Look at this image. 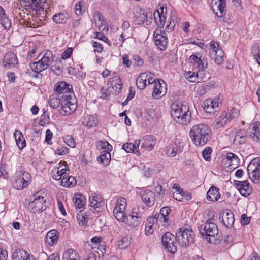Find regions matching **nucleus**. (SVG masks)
<instances>
[{"mask_svg":"<svg viewBox=\"0 0 260 260\" xmlns=\"http://www.w3.org/2000/svg\"><path fill=\"white\" fill-rule=\"evenodd\" d=\"M108 90L112 94L118 95L122 91L123 84L120 77L115 76L109 79L107 83Z\"/></svg>","mask_w":260,"mask_h":260,"instance_id":"nucleus-7","label":"nucleus"},{"mask_svg":"<svg viewBox=\"0 0 260 260\" xmlns=\"http://www.w3.org/2000/svg\"><path fill=\"white\" fill-rule=\"evenodd\" d=\"M83 123L86 126L92 127L98 125L99 120L96 116L88 115L85 117Z\"/></svg>","mask_w":260,"mask_h":260,"instance_id":"nucleus-43","label":"nucleus"},{"mask_svg":"<svg viewBox=\"0 0 260 260\" xmlns=\"http://www.w3.org/2000/svg\"><path fill=\"white\" fill-rule=\"evenodd\" d=\"M96 38L102 40L107 43L109 46H111V41L107 38L103 33L96 32Z\"/></svg>","mask_w":260,"mask_h":260,"instance_id":"nucleus-61","label":"nucleus"},{"mask_svg":"<svg viewBox=\"0 0 260 260\" xmlns=\"http://www.w3.org/2000/svg\"><path fill=\"white\" fill-rule=\"evenodd\" d=\"M17 174L19 176V177H21L23 183L24 182L28 184L31 178L30 174L29 173L21 171L18 172Z\"/></svg>","mask_w":260,"mask_h":260,"instance_id":"nucleus-55","label":"nucleus"},{"mask_svg":"<svg viewBox=\"0 0 260 260\" xmlns=\"http://www.w3.org/2000/svg\"><path fill=\"white\" fill-rule=\"evenodd\" d=\"M0 23L5 29L9 30L11 27L12 23L11 20L7 16L5 13L0 16Z\"/></svg>","mask_w":260,"mask_h":260,"instance_id":"nucleus-51","label":"nucleus"},{"mask_svg":"<svg viewBox=\"0 0 260 260\" xmlns=\"http://www.w3.org/2000/svg\"><path fill=\"white\" fill-rule=\"evenodd\" d=\"M222 221L223 225L227 227H232L234 223L235 218L233 212L230 210H226L222 214Z\"/></svg>","mask_w":260,"mask_h":260,"instance_id":"nucleus-23","label":"nucleus"},{"mask_svg":"<svg viewBox=\"0 0 260 260\" xmlns=\"http://www.w3.org/2000/svg\"><path fill=\"white\" fill-rule=\"evenodd\" d=\"M89 210L92 212H100L104 205L102 197L98 194L89 197Z\"/></svg>","mask_w":260,"mask_h":260,"instance_id":"nucleus-13","label":"nucleus"},{"mask_svg":"<svg viewBox=\"0 0 260 260\" xmlns=\"http://www.w3.org/2000/svg\"><path fill=\"white\" fill-rule=\"evenodd\" d=\"M167 85L162 80H157L153 87L152 96L158 99L165 95L167 93Z\"/></svg>","mask_w":260,"mask_h":260,"instance_id":"nucleus-11","label":"nucleus"},{"mask_svg":"<svg viewBox=\"0 0 260 260\" xmlns=\"http://www.w3.org/2000/svg\"><path fill=\"white\" fill-rule=\"evenodd\" d=\"M213 55H214L215 57L214 58V62L217 65H220L223 63L224 60V53L222 49H220L217 52V53H215Z\"/></svg>","mask_w":260,"mask_h":260,"instance_id":"nucleus-50","label":"nucleus"},{"mask_svg":"<svg viewBox=\"0 0 260 260\" xmlns=\"http://www.w3.org/2000/svg\"><path fill=\"white\" fill-rule=\"evenodd\" d=\"M241 132H237L234 139L233 140V144L236 146L244 144L246 140V137L244 135H241Z\"/></svg>","mask_w":260,"mask_h":260,"instance_id":"nucleus-49","label":"nucleus"},{"mask_svg":"<svg viewBox=\"0 0 260 260\" xmlns=\"http://www.w3.org/2000/svg\"><path fill=\"white\" fill-rule=\"evenodd\" d=\"M251 176L249 175L251 181L254 183H258L260 179V170L251 173Z\"/></svg>","mask_w":260,"mask_h":260,"instance_id":"nucleus-59","label":"nucleus"},{"mask_svg":"<svg viewBox=\"0 0 260 260\" xmlns=\"http://www.w3.org/2000/svg\"><path fill=\"white\" fill-rule=\"evenodd\" d=\"M4 65H17L18 59L16 55L12 52L6 53L3 58Z\"/></svg>","mask_w":260,"mask_h":260,"instance_id":"nucleus-27","label":"nucleus"},{"mask_svg":"<svg viewBox=\"0 0 260 260\" xmlns=\"http://www.w3.org/2000/svg\"><path fill=\"white\" fill-rule=\"evenodd\" d=\"M45 0H25V7L29 12H35L36 14L44 10L43 5Z\"/></svg>","mask_w":260,"mask_h":260,"instance_id":"nucleus-12","label":"nucleus"},{"mask_svg":"<svg viewBox=\"0 0 260 260\" xmlns=\"http://www.w3.org/2000/svg\"><path fill=\"white\" fill-rule=\"evenodd\" d=\"M219 99H208L204 103V109L207 113H213L218 109Z\"/></svg>","mask_w":260,"mask_h":260,"instance_id":"nucleus-20","label":"nucleus"},{"mask_svg":"<svg viewBox=\"0 0 260 260\" xmlns=\"http://www.w3.org/2000/svg\"><path fill=\"white\" fill-rule=\"evenodd\" d=\"M101 144L103 150L101 152V155L97 157V160L99 163L102 164L104 166H107L111 160V154L108 151L109 148L107 150L105 148L106 146L111 147V146L107 142H101Z\"/></svg>","mask_w":260,"mask_h":260,"instance_id":"nucleus-14","label":"nucleus"},{"mask_svg":"<svg viewBox=\"0 0 260 260\" xmlns=\"http://www.w3.org/2000/svg\"><path fill=\"white\" fill-rule=\"evenodd\" d=\"M158 219L156 217H149L146 224L145 231L146 234H151L152 233V228L155 224H156Z\"/></svg>","mask_w":260,"mask_h":260,"instance_id":"nucleus-45","label":"nucleus"},{"mask_svg":"<svg viewBox=\"0 0 260 260\" xmlns=\"http://www.w3.org/2000/svg\"><path fill=\"white\" fill-rule=\"evenodd\" d=\"M200 234L203 236H206L207 240L210 243H215L216 239L220 237L218 235V229L217 226L213 222L207 220L205 223L201 225L199 228Z\"/></svg>","mask_w":260,"mask_h":260,"instance_id":"nucleus-4","label":"nucleus"},{"mask_svg":"<svg viewBox=\"0 0 260 260\" xmlns=\"http://www.w3.org/2000/svg\"><path fill=\"white\" fill-rule=\"evenodd\" d=\"M155 39V43L156 46L161 50H165L168 45V38L165 31L157 29L153 34Z\"/></svg>","mask_w":260,"mask_h":260,"instance_id":"nucleus-8","label":"nucleus"},{"mask_svg":"<svg viewBox=\"0 0 260 260\" xmlns=\"http://www.w3.org/2000/svg\"><path fill=\"white\" fill-rule=\"evenodd\" d=\"M92 46L95 48L94 51H96L99 53L102 52L103 50L102 44L96 41L93 42Z\"/></svg>","mask_w":260,"mask_h":260,"instance_id":"nucleus-64","label":"nucleus"},{"mask_svg":"<svg viewBox=\"0 0 260 260\" xmlns=\"http://www.w3.org/2000/svg\"><path fill=\"white\" fill-rule=\"evenodd\" d=\"M58 59L59 58L58 57H55L53 55L51 51L46 50L40 60L37 61H34L32 63H30V65H37L40 63V65H50L54 61L57 62V59Z\"/></svg>","mask_w":260,"mask_h":260,"instance_id":"nucleus-15","label":"nucleus"},{"mask_svg":"<svg viewBox=\"0 0 260 260\" xmlns=\"http://www.w3.org/2000/svg\"><path fill=\"white\" fill-rule=\"evenodd\" d=\"M72 86L65 82H59L56 86L55 90L59 94L62 95H72L71 90Z\"/></svg>","mask_w":260,"mask_h":260,"instance_id":"nucleus-25","label":"nucleus"},{"mask_svg":"<svg viewBox=\"0 0 260 260\" xmlns=\"http://www.w3.org/2000/svg\"><path fill=\"white\" fill-rule=\"evenodd\" d=\"M212 152V148L209 147L205 148V149L202 151V156L206 161L210 160Z\"/></svg>","mask_w":260,"mask_h":260,"instance_id":"nucleus-56","label":"nucleus"},{"mask_svg":"<svg viewBox=\"0 0 260 260\" xmlns=\"http://www.w3.org/2000/svg\"><path fill=\"white\" fill-rule=\"evenodd\" d=\"M190 137L196 146H204L211 138V131L205 124L194 125L190 131Z\"/></svg>","mask_w":260,"mask_h":260,"instance_id":"nucleus-1","label":"nucleus"},{"mask_svg":"<svg viewBox=\"0 0 260 260\" xmlns=\"http://www.w3.org/2000/svg\"><path fill=\"white\" fill-rule=\"evenodd\" d=\"M14 136L18 148L20 150L23 149L26 146V142L22 133L19 130H16Z\"/></svg>","mask_w":260,"mask_h":260,"instance_id":"nucleus-33","label":"nucleus"},{"mask_svg":"<svg viewBox=\"0 0 260 260\" xmlns=\"http://www.w3.org/2000/svg\"><path fill=\"white\" fill-rule=\"evenodd\" d=\"M62 260H79V255L73 249H69L64 252Z\"/></svg>","mask_w":260,"mask_h":260,"instance_id":"nucleus-38","label":"nucleus"},{"mask_svg":"<svg viewBox=\"0 0 260 260\" xmlns=\"http://www.w3.org/2000/svg\"><path fill=\"white\" fill-rule=\"evenodd\" d=\"M148 17L144 9L136 8L134 12L133 22L136 25H142Z\"/></svg>","mask_w":260,"mask_h":260,"instance_id":"nucleus-19","label":"nucleus"},{"mask_svg":"<svg viewBox=\"0 0 260 260\" xmlns=\"http://www.w3.org/2000/svg\"><path fill=\"white\" fill-rule=\"evenodd\" d=\"M212 9L214 12L216 10L219 11V13H216L217 17L222 18L225 14L226 0H212Z\"/></svg>","mask_w":260,"mask_h":260,"instance_id":"nucleus-17","label":"nucleus"},{"mask_svg":"<svg viewBox=\"0 0 260 260\" xmlns=\"http://www.w3.org/2000/svg\"><path fill=\"white\" fill-rule=\"evenodd\" d=\"M141 147L147 150H151L153 149L156 143L154 136L152 135L145 136L142 139Z\"/></svg>","mask_w":260,"mask_h":260,"instance_id":"nucleus-22","label":"nucleus"},{"mask_svg":"<svg viewBox=\"0 0 260 260\" xmlns=\"http://www.w3.org/2000/svg\"><path fill=\"white\" fill-rule=\"evenodd\" d=\"M182 142L179 140L171 143L166 149V153L170 157L175 156L178 153L181 152L182 149Z\"/></svg>","mask_w":260,"mask_h":260,"instance_id":"nucleus-16","label":"nucleus"},{"mask_svg":"<svg viewBox=\"0 0 260 260\" xmlns=\"http://www.w3.org/2000/svg\"><path fill=\"white\" fill-rule=\"evenodd\" d=\"M77 219L79 224L83 226L87 224L88 217L85 213H82L81 210L79 213L77 214Z\"/></svg>","mask_w":260,"mask_h":260,"instance_id":"nucleus-52","label":"nucleus"},{"mask_svg":"<svg viewBox=\"0 0 260 260\" xmlns=\"http://www.w3.org/2000/svg\"><path fill=\"white\" fill-rule=\"evenodd\" d=\"M153 16L156 25L159 28L164 26L166 22V16L159 14L158 11H155Z\"/></svg>","mask_w":260,"mask_h":260,"instance_id":"nucleus-37","label":"nucleus"},{"mask_svg":"<svg viewBox=\"0 0 260 260\" xmlns=\"http://www.w3.org/2000/svg\"><path fill=\"white\" fill-rule=\"evenodd\" d=\"M184 76L189 82H195L197 81L194 72H186L184 73Z\"/></svg>","mask_w":260,"mask_h":260,"instance_id":"nucleus-57","label":"nucleus"},{"mask_svg":"<svg viewBox=\"0 0 260 260\" xmlns=\"http://www.w3.org/2000/svg\"><path fill=\"white\" fill-rule=\"evenodd\" d=\"M74 204L77 209L81 210L85 207L86 200L84 196L81 194H77L73 198Z\"/></svg>","mask_w":260,"mask_h":260,"instance_id":"nucleus-41","label":"nucleus"},{"mask_svg":"<svg viewBox=\"0 0 260 260\" xmlns=\"http://www.w3.org/2000/svg\"><path fill=\"white\" fill-rule=\"evenodd\" d=\"M122 149H124L127 153L134 152L138 156L140 155L139 150H135L134 149V145H132V143H126L122 145Z\"/></svg>","mask_w":260,"mask_h":260,"instance_id":"nucleus-53","label":"nucleus"},{"mask_svg":"<svg viewBox=\"0 0 260 260\" xmlns=\"http://www.w3.org/2000/svg\"><path fill=\"white\" fill-rule=\"evenodd\" d=\"M62 102L61 96H58V97H56L54 95H52L50 96L48 104L50 107L52 108H57L60 105H61V103Z\"/></svg>","mask_w":260,"mask_h":260,"instance_id":"nucleus-46","label":"nucleus"},{"mask_svg":"<svg viewBox=\"0 0 260 260\" xmlns=\"http://www.w3.org/2000/svg\"><path fill=\"white\" fill-rule=\"evenodd\" d=\"M27 257H28V253L23 249H17L12 254L13 260H25Z\"/></svg>","mask_w":260,"mask_h":260,"instance_id":"nucleus-42","label":"nucleus"},{"mask_svg":"<svg viewBox=\"0 0 260 260\" xmlns=\"http://www.w3.org/2000/svg\"><path fill=\"white\" fill-rule=\"evenodd\" d=\"M141 197L143 202L148 207L153 205L155 201V196L153 192L149 190L141 191Z\"/></svg>","mask_w":260,"mask_h":260,"instance_id":"nucleus-21","label":"nucleus"},{"mask_svg":"<svg viewBox=\"0 0 260 260\" xmlns=\"http://www.w3.org/2000/svg\"><path fill=\"white\" fill-rule=\"evenodd\" d=\"M239 191L240 194L243 196L246 197L249 196L252 191L249 182L247 181H244V183L242 184Z\"/></svg>","mask_w":260,"mask_h":260,"instance_id":"nucleus-47","label":"nucleus"},{"mask_svg":"<svg viewBox=\"0 0 260 260\" xmlns=\"http://www.w3.org/2000/svg\"><path fill=\"white\" fill-rule=\"evenodd\" d=\"M171 209L169 207H164L161 208L159 214L158 215V219L161 222L165 223L164 225H168L171 220L169 218V214Z\"/></svg>","mask_w":260,"mask_h":260,"instance_id":"nucleus-26","label":"nucleus"},{"mask_svg":"<svg viewBox=\"0 0 260 260\" xmlns=\"http://www.w3.org/2000/svg\"><path fill=\"white\" fill-rule=\"evenodd\" d=\"M93 18L96 24L99 25V27L103 25L104 19L102 13L100 12L96 11L94 13Z\"/></svg>","mask_w":260,"mask_h":260,"instance_id":"nucleus-54","label":"nucleus"},{"mask_svg":"<svg viewBox=\"0 0 260 260\" xmlns=\"http://www.w3.org/2000/svg\"><path fill=\"white\" fill-rule=\"evenodd\" d=\"M59 232L57 230L53 229L49 231L46 236L47 241L49 245L52 246L57 243Z\"/></svg>","mask_w":260,"mask_h":260,"instance_id":"nucleus-31","label":"nucleus"},{"mask_svg":"<svg viewBox=\"0 0 260 260\" xmlns=\"http://www.w3.org/2000/svg\"><path fill=\"white\" fill-rule=\"evenodd\" d=\"M73 52L72 48H68L62 54V59H67L69 58L71 55H72Z\"/></svg>","mask_w":260,"mask_h":260,"instance_id":"nucleus-62","label":"nucleus"},{"mask_svg":"<svg viewBox=\"0 0 260 260\" xmlns=\"http://www.w3.org/2000/svg\"><path fill=\"white\" fill-rule=\"evenodd\" d=\"M32 202L29 203V206L32 209L33 212L43 211L46 208V200L44 197L36 194Z\"/></svg>","mask_w":260,"mask_h":260,"instance_id":"nucleus-10","label":"nucleus"},{"mask_svg":"<svg viewBox=\"0 0 260 260\" xmlns=\"http://www.w3.org/2000/svg\"><path fill=\"white\" fill-rule=\"evenodd\" d=\"M210 45L211 47V49L212 50V54H213L215 53H217V52L220 49H222L220 46L219 43L215 41H212L210 43Z\"/></svg>","mask_w":260,"mask_h":260,"instance_id":"nucleus-58","label":"nucleus"},{"mask_svg":"<svg viewBox=\"0 0 260 260\" xmlns=\"http://www.w3.org/2000/svg\"><path fill=\"white\" fill-rule=\"evenodd\" d=\"M229 121L228 114L223 113L218 118L216 119L214 123V126L215 128L218 129L224 126Z\"/></svg>","mask_w":260,"mask_h":260,"instance_id":"nucleus-39","label":"nucleus"},{"mask_svg":"<svg viewBox=\"0 0 260 260\" xmlns=\"http://www.w3.org/2000/svg\"><path fill=\"white\" fill-rule=\"evenodd\" d=\"M65 142L68 146L71 148H74L76 146V142L74 139L70 136H67L65 138Z\"/></svg>","mask_w":260,"mask_h":260,"instance_id":"nucleus-60","label":"nucleus"},{"mask_svg":"<svg viewBox=\"0 0 260 260\" xmlns=\"http://www.w3.org/2000/svg\"><path fill=\"white\" fill-rule=\"evenodd\" d=\"M62 102L59 112L63 115L70 114L75 111L77 107V100L74 96L65 94L61 96Z\"/></svg>","mask_w":260,"mask_h":260,"instance_id":"nucleus-5","label":"nucleus"},{"mask_svg":"<svg viewBox=\"0 0 260 260\" xmlns=\"http://www.w3.org/2000/svg\"><path fill=\"white\" fill-rule=\"evenodd\" d=\"M70 18V15L69 13L65 11H63L54 15L52 17V20L56 24H63L67 23Z\"/></svg>","mask_w":260,"mask_h":260,"instance_id":"nucleus-24","label":"nucleus"},{"mask_svg":"<svg viewBox=\"0 0 260 260\" xmlns=\"http://www.w3.org/2000/svg\"><path fill=\"white\" fill-rule=\"evenodd\" d=\"M121 58L124 65H143L144 63L143 58L138 55H132L130 58L127 54H123Z\"/></svg>","mask_w":260,"mask_h":260,"instance_id":"nucleus-18","label":"nucleus"},{"mask_svg":"<svg viewBox=\"0 0 260 260\" xmlns=\"http://www.w3.org/2000/svg\"><path fill=\"white\" fill-rule=\"evenodd\" d=\"M259 170H260L259 158L253 159L248 165L247 172L249 175H251V173Z\"/></svg>","mask_w":260,"mask_h":260,"instance_id":"nucleus-40","label":"nucleus"},{"mask_svg":"<svg viewBox=\"0 0 260 260\" xmlns=\"http://www.w3.org/2000/svg\"><path fill=\"white\" fill-rule=\"evenodd\" d=\"M76 183L75 178L68 174L62 178L61 181V185L65 187H73L75 186Z\"/></svg>","mask_w":260,"mask_h":260,"instance_id":"nucleus-35","label":"nucleus"},{"mask_svg":"<svg viewBox=\"0 0 260 260\" xmlns=\"http://www.w3.org/2000/svg\"><path fill=\"white\" fill-rule=\"evenodd\" d=\"M220 197L219 189L215 186L211 187L207 193V199L209 201H216L219 199Z\"/></svg>","mask_w":260,"mask_h":260,"instance_id":"nucleus-34","label":"nucleus"},{"mask_svg":"<svg viewBox=\"0 0 260 260\" xmlns=\"http://www.w3.org/2000/svg\"><path fill=\"white\" fill-rule=\"evenodd\" d=\"M142 222V217L137 216L129 215V218L126 219L125 224L132 228H136L140 225Z\"/></svg>","mask_w":260,"mask_h":260,"instance_id":"nucleus-32","label":"nucleus"},{"mask_svg":"<svg viewBox=\"0 0 260 260\" xmlns=\"http://www.w3.org/2000/svg\"><path fill=\"white\" fill-rule=\"evenodd\" d=\"M58 165V166L54 168L52 171V178L56 180L61 179L63 178V176L68 175L70 172V170L67 167L66 162L60 161Z\"/></svg>","mask_w":260,"mask_h":260,"instance_id":"nucleus-9","label":"nucleus"},{"mask_svg":"<svg viewBox=\"0 0 260 260\" xmlns=\"http://www.w3.org/2000/svg\"><path fill=\"white\" fill-rule=\"evenodd\" d=\"M131 215L136 216H139L142 217L143 212H141V210L140 209L139 207H134L132 210Z\"/></svg>","mask_w":260,"mask_h":260,"instance_id":"nucleus-63","label":"nucleus"},{"mask_svg":"<svg viewBox=\"0 0 260 260\" xmlns=\"http://www.w3.org/2000/svg\"><path fill=\"white\" fill-rule=\"evenodd\" d=\"M227 164L231 168L235 169L237 168L240 164V160L236 155L232 153L228 152L226 155Z\"/></svg>","mask_w":260,"mask_h":260,"instance_id":"nucleus-30","label":"nucleus"},{"mask_svg":"<svg viewBox=\"0 0 260 260\" xmlns=\"http://www.w3.org/2000/svg\"><path fill=\"white\" fill-rule=\"evenodd\" d=\"M13 187L18 190H21L28 186L26 183H23L21 177L16 173V176L13 177L12 181Z\"/></svg>","mask_w":260,"mask_h":260,"instance_id":"nucleus-36","label":"nucleus"},{"mask_svg":"<svg viewBox=\"0 0 260 260\" xmlns=\"http://www.w3.org/2000/svg\"><path fill=\"white\" fill-rule=\"evenodd\" d=\"M151 75L150 72L141 73L137 79V86L140 89H143L147 85L148 76Z\"/></svg>","mask_w":260,"mask_h":260,"instance_id":"nucleus-29","label":"nucleus"},{"mask_svg":"<svg viewBox=\"0 0 260 260\" xmlns=\"http://www.w3.org/2000/svg\"><path fill=\"white\" fill-rule=\"evenodd\" d=\"M251 127L249 137L254 141H260V122L254 123Z\"/></svg>","mask_w":260,"mask_h":260,"instance_id":"nucleus-28","label":"nucleus"},{"mask_svg":"<svg viewBox=\"0 0 260 260\" xmlns=\"http://www.w3.org/2000/svg\"><path fill=\"white\" fill-rule=\"evenodd\" d=\"M171 114L178 123L187 125L190 121L191 112L186 104L176 101L171 105Z\"/></svg>","mask_w":260,"mask_h":260,"instance_id":"nucleus-2","label":"nucleus"},{"mask_svg":"<svg viewBox=\"0 0 260 260\" xmlns=\"http://www.w3.org/2000/svg\"><path fill=\"white\" fill-rule=\"evenodd\" d=\"M126 207V200L124 198H119L113 210V215L117 220L122 222L126 221V219H127V215L125 213Z\"/></svg>","mask_w":260,"mask_h":260,"instance_id":"nucleus-6","label":"nucleus"},{"mask_svg":"<svg viewBox=\"0 0 260 260\" xmlns=\"http://www.w3.org/2000/svg\"><path fill=\"white\" fill-rule=\"evenodd\" d=\"M195 235L189 228H180L176 233L175 239L178 244L183 247H187L194 243Z\"/></svg>","mask_w":260,"mask_h":260,"instance_id":"nucleus-3","label":"nucleus"},{"mask_svg":"<svg viewBox=\"0 0 260 260\" xmlns=\"http://www.w3.org/2000/svg\"><path fill=\"white\" fill-rule=\"evenodd\" d=\"M201 56L200 54H192L188 58V62L190 64L194 65H204L205 62L201 59Z\"/></svg>","mask_w":260,"mask_h":260,"instance_id":"nucleus-48","label":"nucleus"},{"mask_svg":"<svg viewBox=\"0 0 260 260\" xmlns=\"http://www.w3.org/2000/svg\"><path fill=\"white\" fill-rule=\"evenodd\" d=\"M175 236L169 232H166L161 237V243L165 247L168 246L172 241H174Z\"/></svg>","mask_w":260,"mask_h":260,"instance_id":"nucleus-44","label":"nucleus"}]
</instances>
